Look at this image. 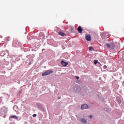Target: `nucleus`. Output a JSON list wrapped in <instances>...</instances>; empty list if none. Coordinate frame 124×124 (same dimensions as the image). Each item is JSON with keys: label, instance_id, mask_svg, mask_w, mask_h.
<instances>
[{"label": "nucleus", "instance_id": "18", "mask_svg": "<svg viewBox=\"0 0 124 124\" xmlns=\"http://www.w3.org/2000/svg\"><path fill=\"white\" fill-rule=\"evenodd\" d=\"M76 79H77V80H78V79H80V77H78V76H76Z\"/></svg>", "mask_w": 124, "mask_h": 124}, {"label": "nucleus", "instance_id": "10", "mask_svg": "<svg viewBox=\"0 0 124 124\" xmlns=\"http://www.w3.org/2000/svg\"><path fill=\"white\" fill-rule=\"evenodd\" d=\"M58 34H59V35H61V36H64L65 34L63 33V32L62 31H59L58 32Z\"/></svg>", "mask_w": 124, "mask_h": 124}, {"label": "nucleus", "instance_id": "21", "mask_svg": "<svg viewBox=\"0 0 124 124\" xmlns=\"http://www.w3.org/2000/svg\"><path fill=\"white\" fill-rule=\"evenodd\" d=\"M29 64H31V62L29 63Z\"/></svg>", "mask_w": 124, "mask_h": 124}, {"label": "nucleus", "instance_id": "7", "mask_svg": "<svg viewBox=\"0 0 124 124\" xmlns=\"http://www.w3.org/2000/svg\"><path fill=\"white\" fill-rule=\"evenodd\" d=\"M61 63L62 65H63V66H66L67 65H68V62H65L62 61L61 62Z\"/></svg>", "mask_w": 124, "mask_h": 124}, {"label": "nucleus", "instance_id": "11", "mask_svg": "<svg viewBox=\"0 0 124 124\" xmlns=\"http://www.w3.org/2000/svg\"><path fill=\"white\" fill-rule=\"evenodd\" d=\"M108 35V33L104 32L102 34V36L103 37H105L106 36H107Z\"/></svg>", "mask_w": 124, "mask_h": 124}, {"label": "nucleus", "instance_id": "17", "mask_svg": "<svg viewBox=\"0 0 124 124\" xmlns=\"http://www.w3.org/2000/svg\"><path fill=\"white\" fill-rule=\"evenodd\" d=\"M39 37H40V39H43L44 38V35H43L42 37L39 35Z\"/></svg>", "mask_w": 124, "mask_h": 124}, {"label": "nucleus", "instance_id": "19", "mask_svg": "<svg viewBox=\"0 0 124 124\" xmlns=\"http://www.w3.org/2000/svg\"><path fill=\"white\" fill-rule=\"evenodd\" d=\"M89 117L90 119H92V118H93V115H90Z\"/></svg>", "mask_w": 124, "mask_h": 124}, {"label": "nucleus", "instance_id": "16", "mask_svg": "<svg viewBox=\"0 0 124 124\" xmlns=\"http://www.w3.org/2000/svg\"><path fill=\"white\" fill-rule=\"evenodd\" d=\"M98 62V61H97V60H94V64H96V63H97Z\"/></svg>", "mask_w": 124, "mask_h": 124}, {"label": "nucleus", "instance_id": "3", "mask_svg": "<svg viewBox=\"0 0 124 124\" xmlns=\"http://www.w3.org/2000/svg\"><path fill=\"white\" fill-rule=\"evenodd\" d=\"M1 112L2 114H6L7 113V108L5 107H3L1 108Z\"/></svg>", "mask_w": 124, "mask_h": 124}, {"label": "nucleus", "instance_id": "6", "mask_svg": "<svg viewBox=\"0 0 124 124\" xmlns=\"http://www.w3.org/2000/svg\"><path fill=\"white\" fill-rule=\"evenodd\" d=\"M85 39L87 40V41H91V40H92V37H91V35H87L85 36Z\"/></svg>", "mask_w": 124, "mask_h": 124}, {"label": "nucleus", "instance_id": "14", "mask_svg": "<svg viewBox=\"0 0 124 124\" xmlns=\"http://www.w3.org/2000/svg\"><path fill=\"white\" fill-rule=\"evenodd\" d=\"M5 39L7 41H9V40H10V37H7Z\"/></svg>", "mask_w": 124, "mask_h": 124}, {"label": "nucleus", "instance_id": "4", "mask_svg": "<svg viewBox=\"0 0 124 124\" xmlns=\"http://www.w3.org/2000/svg\"><path fill=\"white\" fill-rule=\"evenodd\" d=\"M88 108H89V106L86 104H83L81 107V109L82 110H85V109H88Z\"/></svg>", "mask_w": 124, "mask_h": 124}, {"label": "nucleus", "instance_id": "9", "mask_svg": "<svg viewBox=\"0 0 124 124\" xmlns=\"http://www.w3.org/2000/svg\"><path fill=\"white\" fill-rule=\"evenodd\" d=\"M80 122H81V123H83L84 124H87V120L84 118L81 119Z\"/></svg>", "mask_w": 124, "mask_h": 124}, {"label": "nucleus", "instance_id": "2", "mask_svg": "<svg viewBox=\"0 0 124 124\" xmlns=\"http://www.w3.org/2000/svg\"><path fill=\"white\" fill-rule=\"evenodd\" d=\"M107 46L108 47V48H109V49L113 50V49L115 48V44L114 43H111L110 44H107Z\"/></svg>", "mask_w": 124, "mask_h": 124}, {"label": "nucleus", "instance_id": "13", "mask_svg": "<svg viewBox=\"0 0 124 124\" xmlns=\"http://www.w3.org/2000/svg\"><path fill=\"white\" fill-rule=\"evenodd\" d=\"M13 45L14 46H16V45H17V41L14 40L13 42Z\"/></svg>", "mask_w": 124, "mask_h": 124}, {"label": "nucleus", "instance_id": "12", "mask_svg": "<svg viewBox=\"0 0 124 124\" xmlns=\"http://www.w3.org/2000/svg\"><path fill=\"white\" fill-rule=\"evenodd\" d=\"M11 118L16 119V120H18V117L15 115H12L10 117Z\"/></svg>", "mask_w": 124, "mask_h": 124}, {"label": "nucleus", "instance_id": "15", "mask_svg": "<svg viewBox=\"0 0 124 124\" xmlns=\"http://www.w3.org/2000/svg\"><path fill=\"white\" fill-rule=\"evenodd\" d=\"M89 50H90V51H93V47H89Z\"/></svg>", "mask_w": 124, "mask_h": 124}, {"label": "nucleus", "instance_id": "20", "mask_svg": "<svg viewBox=\"0 0 124 124\" xmlns=\"http://www.w3.org/2000/svg\"><path fill=\"white\" fill-rule=\"evenodd\" d=\"M33 117H36V114H33Z\"/></svg>", "mask_w": 124, "mask_h": 124}, {"label": "nucleus", "instance_id": "8", "mask_svg": "<svg viewBox=\"0 0 124 124\" xmlns=\"http://www.w3.org/2000/svg\"><path fill=\"white\" fill-rule=\"evenodd\" d=\"M78 31L79 33H82V31H83V30L82 29V27L79 26L78 28Z\"/></svg>", "mask_w": 124, "mask_h": 124}, {"label": "nucleus", "instance_id": "5", "mask_svg": "<svg viewBox=\"0 0 124 124\" xmlns=\"http://www.w3.org/2000/svg\"><path fill=\"white\" fill-rule=\"evenodd\" d=\"M74 90L75 91V92H80L81 91V87L76 86L74 87Z\"/></svg>", "mask_w": 124, "mask_h": 124}, {"label": "nucleus", "instance_id": "1", "mask_svg": "<svg viewBox=\"0 0 124 124\" xmlns=\"http://www.w3.org/2000/svg\"><path fill=\"white\" fill-rule=\"evenodd\" d=\"M53 73V71L52 70H47L44 73H43L42 75V76H46V75H49V74H51Z\"/></svg>", "mask_w": 124, "mask_h": 124}]
</instances>
